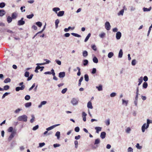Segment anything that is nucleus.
I'll list each match as a JSON object with an SVG mask.
<instances>
[{"instance_id": "nucleus-9", "label": "nucleus", "mask_w": 152, "mask_h": 152, "mask_svg": "<svg viewBox=\"0 0 152 152\" xmlns=\"http://www.w3.org/2000/svg\"><path fill=\"white\" fill-rule=\"evenodd\" d=\"M121 36V32L118 31L116 34V38L117 39H119Z\"/></svg>"}, {"instance_id": "nucleus-55", "label": "nucleus", "mask_w": 152, "mask_h": 152, "mask_svg": "<svg viewBox=\"0 0 152 152\" xmlns=\"http://www.w3.org/2000/svg\"><path fill=\"white\" fill-rule=\"evenodd\" d=\"M33 76V75L32 74H31L30 75V77H28V78H27V80L28 81H29V80H30L32 78Z\"/></svg>"}, {"instance_id": "nucleus-40", "label": "nucleus", "mask_w": 152, "mask_h": 152, "mask_svg": "<svg viewBox=\"0 0 152 152\" xmlns=\"http://www.w3.org/2000/svg\"><path fill=\"white\" fill-rule=\"evenodd\" d=\"M84 78H85V80L87 82L89 80V77H88V75L86 74L85 75Z\"/></svg>"}, {"instance_id": "nucleus-43", "label": "nucleus", "mask_w": 152, "mask_h": 152, "mask_svg": "<svg viewBox=\"0 0 152 152\" xmlns=\"http://www.w3.org/2000/svg\"><path fill=\"white\" fill-rule=\"evenodd\" d=\"M88 55V53L85 50L83 52V56L84 57H86Z\"/></svg>"}, {"instance_id": "nucleus-14", "label": "nucleus", "mask_w": 152, "mask_h": 152, "mask_svg": "<svg viewBox=\"0 0 152 152\" xmlns=\"http://www.w3.org/2000/svg\"><path fill=\"white\" fill-rule=\"evenodd\" d=\"M106 133L105 132H102L100 134L101 137L102 139H104L105 137Z\"/></svg>"}, {"instance_id": "nucleus-30", "label": "nucleus", "mask_w": 152, "mask_h": 152, "mask_svg": "<svg viewBox=\"0 0 152 152\" xmlns=\"http://www.w3.org/2000/svg\"><path fill=\"white\" fill-rule=\"evenodd\" d=\"M105 123L107 126H109L110 124V119H108L105 121Z\"/></svg>"}, {"instance_id": "nucleus-54", "label": "nucleus", "mask_w": 152, "mask_h": 152, "mask_svg": "<svg viewBox=\"0 0 152 152\" xmlns=\"http://www.w3.org/2000/svg\"><path fill=\"white\" fill-rule=\"evenodd\" d=\"M96 72V68H94L92 69V70L91 72L92 74H94Z\"/></svg>"}, {"instance_id": "nucleus-34", "label": "nucleus", "mask_w": 152, "mask_h": 152, "mask_svg": "<svg viewBox=\"0 0 152 152\" xmlns=\"http://www.w3.org/2000/svg\"><path fill=\"white\" fill-rule=\"evenodd\" d=\"M71 34L73 36H74L76 37H81V35H79L77 34H76V33H72Z\"/></svg>"}, {"instance_id": "nucleus-58", "label": "nucleus", "mask_w": 152, "mask_h": 152, "mask_svg": "<svg viewBox=\"0 0 152 152\" xmlns=\"http://www.w3.org/2000/svg\"><path fill=\"white\" fill-rule=\"evenodd\" d=\"M21 110V109L18 108L15 111V113H18Z\"/></svg>"}, {"instance_id": "nucleus-37", "label": "nucleus", "mask_w": 152, "mask_h": 152, "mask_svg": "<svg viewBox=\"0 0 152 152\" xmlns=\"http://www.w3.org/2000/svg\"><path fill=\"white\" fill-rule=\"evenodd\" d=\"M124 9H122L121 10L118 14V15H123V13H124Z\"/></svg>"}, {"instance_id": "nucleus-13", "label": "nucleus", "mask_w": 152, "mask_h": 152, "mask_svg": "<svg viewBox=\"0 0 152 152\" xmlns=\"http://www.w3.org/2000/svg\"><path fill=\"white\" fill-rule=\"evenodd\" d=\"M64 11H59L58 13H57V16L59 17L62 16L64 15Z\"/></svg>"}, {"instance_id": "nucleus-60", "label": "nucleus", "mask_w": 152, "mask_h": 152, "mask_svg": "<svg viewBox=\"0 0 152 152\" xmlns=\"http://www.w3.org/2000/svg\"><path fill=\"white\" fill-rule=\"evenodd\" d=\"M25 76L26 77H28L29 76V73L28 72H26L25 73Z\"/></svg>"}, {"instance_id": "nucleus-53", "label": "nucleus", "mask_w": 152, "mask_h": 152, "mask_svg": "<svg viewBox=\"0 0 152 152\" xmlns=\"http://www.w3.org/2000/svg\"><path fill=\"white\" fill-rule=\"evenodd\" d=\"M136 64V61L135 59L133 60L132 62V64L133 66H134Z\"/></svg>"}, {"instance_id": "nucleus-50", "label": "nucleus", "mask_w": 152, "mask_h": 152, "mask_svg": "<svg viewBox=\"0 0 152 152\" xmlns=\"http://www.w3.org/2000/svg\"><path fill=\"white\" fill-rule=\"evenodd\" d=\"M30 99V96L29 95H26L25 97V99L26 100H28Z\"/></svg>"}, {"instance_id": "nucleus-8", "label": "nucleus", "mask_w": 152, "mask_h": 152, "mask_svg": "<svg viewBox=\"0 0 152 152\" xmlns=\"http://www.w3.org/2000/svg\"><path fill=\"white\" fill-rule=\"evenodd\" d=\"M71 103L73 105H76L78 104V102L77 99L73 98L71 101Z\"/></svg>"}, {"instance_id": "nucleus-39", "label": "nucleus", "mask_w": 152, "mask_h": 152, "mask_svg": "<svg viewBox=\"0 0 152 152\" xmlns=\"http://www.w3.org/2000/svg\"><path fill=\"white\" fill-rule=\"evenodd\" d=\"M122 104H125V106H126L127 105L128 103V101L125 100L124 99H122Z\"/></svg>"}, {"instance_id": "nucleus-10", "label": "nucleus", "mask_w": 152, "mask_h": 152, "mask_svg": "<svg viewBox=\"0 0 152 152\" xmlns=\"http://www.w3.org/2000/svg\"><path fill=\"white\" fill-rule=\"evenodd\" d=\"M18 16V13L16 12H13L12 14V18L13 19H15Z\"/></svg>"}, {"instance_id": "nucleus-36", "label": "nucleus", "mask_w": 152, "mask_h": 152, "mask_svg": "<svg viewBox=\"0 0 152 152\" xmlns=\"http://www.w3.org/2000/svg\"><path fill=\"white\" fill-rule=\"evenodd\" d=\"M11 81V79L9 78H7L4 80V82L5 83H7L8 82H10Z\"/></svg>"}, {"instance_id": "nucleus-26", "label": "nucleus", "mask_w": 152, "mask_h": 152, "mask_svg": "<svg viewBox=\"0 0 152 152\" xmlns=\"http://www.w3.org/2000/svg\"><path fill=\"white\" fill-rule=\"evenodd\" d=\"M59 23V20L58 19L56 20L55 22V24L56 28H57L58 27V24Z\"/></svg>"}, {"instance_id": "nucleus-62", "label": "nucleus", "mask_w": 152, "mask_h": 152, "mask_svg": "<svg viewBox=\"0 0 152 152\" xmlns=\"http://www.w3.org/2000/svg\"><path fill=\"white\" fill-rule=\"evenodd\" d=\"M95 51H96V46L95 45H93L91 47Z\"/></svg>"}, {"instance_id": "nucleus-24", "label": "nucleus", "mask_w": 152, "mask_h": 152, "mask_svg": "<svg viewBox=\"0 0 152 152\" xmlns=\"http://www.w3.org/2000/svg\"><path fill=\"white\" fill-rule=\"evenodd\" d=\"M100 142V140L99 139L97 138L95 140L94 144V145H97L99 144Z\"/></svg>"}, {"instance_id": "nucleus-17", "label": "nucleus", "mask_w": 152, "mask_h": 152, "mask_svg": "<svg viewBox=\"0 0 152 152\" xmlns=\"http://www.w3.org/2000/svg\"><path fill=\"white\" fill-rule=\"evenodd\" d=\"M51 71L52 72V75L53 76V79L55 80H57L58 79L57 77L55 76V74L54 72V70L53 69H52Z\"/></svg>"}, {"instance_id": "nucleus-11", "label": "nucleus", "mask_w": 152, "mask_h": 152, "mask_svg": "<svg viewBox=\"0 0 152 152\" xmlns=\"http://www.w3.org/2000/svg\"><path fill=\"white\" fill-rule=\"evenodd\" d=\"M65 75V73L64 72H60L59 73V77H64Z\"/></svg>"}, {"instance_id": "nucleus-44", "label": "nucleus", "mask_w": 152, "mask_h": 152, "mask_svg": "<svg viewBox=\"0 0 152 152\" xmlns=\"http://www.w3.org/2000/svg\"><path fill=\"white\" fill-rule=\"evenodd\" d=\"M34 15L33 14H32L31 15H27L26 16V17L28 19H31L32 18V17L34 16Z\"/></svg>"}, {"instance_id": "nucleus-35", "label": "nucleus", "mask_w": 152, "mask_h": 152, "mask_svg": "<svg viewBox=\"0 0 152 152\" xmlns=\"http://www.w3.org/2000/svg\"><path fill=\"white\" fill-rule=\"evenodd\" d=\"M93 60V62L95 63H97L98 62V59L95 56L94 57Z\"/></svg>"}, {"instance_id": "nucleus-18", "label": "nucleus", "mask_w": 152, "mask_h": 152, "mask_svg": "<svg viewBox=\"0 0 152 152\" xmlns=\"http://www.w3.org/2000/svg\"><path fill=\"white\" fill-rule=\"evenodd\" d=\"M143 81V78L142 77H141L139 78L138 79V82H139L138 84V86H140L142 83Z\"/></svg>"}, {"instance_id": "nucleus-52", "label": "nucleus", "mask_w": 152, "mask_h": 152, "mask_svg": "<svg viewBox=\"0 0 152 152\" xmlns=\"http://www.w3.org/2000/svg\"><path fill=\"white\" fill-rule=\"evenodd\" d=\"M67 90V88H65L64 89H63L62 91H61V93L63 94H65L66 92V91Z\"/></svg>"}, {"instance_id": "nucleus-6", "label": "nucleus", "mask_w": 152, "mask_h": 152, "mask_svg": "<svg viewBox=\"0 0 152 152\" xmlns=\"http://www.w3.org/2000/svg\"><path fill=\"white\" fill-rule=\"evenodd\" d=\"M44 60L46 61V63H37L36 64V65L37 66L39 65H43L46 64H49V63L50 62V61L47 59H45Z\"/></svg>"}, {"instance_id": "nucleus-19", "label": "nucleus", "mask_w": 152, "mask_h": 152, "mask_svg": "<svg viewBox=\"0 0 152 152\" xmlns=\"http://www.w3.org/2000/svg\"><path fill=\"white\" fill-rule=\"evenodd\" d=\"M146 124V123L144 124L142 127V131L143 132H144L145 131V129Z\"/></svg>"}, {"instance_id": "nucleus-49", "label": "nucleus", "mask_w": 152, "mask_h": 152, "mask_svg": "<svg viewBox=\"0 0 152 152\" xmlns=\"http://www.w3.org/2000/svg\"><path fill=\"white\" fill-rule=\"evenodd\" d=\"M4 88H3L4 90H8V89H9V88H10V87L8 85H6L4 86Z\"/></svg>"}, {"instance_id": "nucleus-38", "label": "nucleus", "mask_w": 152, "mask_h": 152, "mask_svg": "<svg viewBox=\"0 0 152 152\" xmlns=\"http://www.w3.org/2000/svg\"><path fill=\"white\" fill-rule=\"evenodd\" d=\"M113 53L112 52H110L109 53L108 55V58H111L113 56Z\"/></svg>"}, {"instance_id": "nucleus-64", "label": "nucleus", "mask_w": 152, "mask_h": 152, "mask_svg": "<svg viewBox=\"0 0 152 152\" xmlns=\"http://www.w3.org/2000/svg\"><path fill=\"white\" fill-rule=\"evenodd\" d=\"M75 131L76 132H78L79 131L80 129L78 127H77L75 129Z\"/></svg>"}, {"instance_id": "nucleus-51", "label": "nucleus", "mask_w": 152, "mask_h": 152, "mask_svg": "<svg viewBox=\"0 0 152 152\" xmlns=\"http://www.w3.org/2000/svg\"><path fill=\"white\" fill-rule=\"evenodd\" d=\"M5 6V4L4 2H2L0 3V7L1 8H3Z\"/></svg>"}, {"instance_id": "nucleus-48", "label": "nucleus", "mask_w": 152, "mask_h": 152, "mask_svg": "<svg viewBox=\"0 0 152 152\" xmlns=\"http://www.w3.org/2000/svg\"><path fill=\"white\" fill-rule=\"evenodd\" d=\"M13 130V128L12 127H10L8 129V132H13V131H12Z\"/></svg>"}, {"instance_id": "nucleus-41", "label": "nucleus", "mask_w": 152, "mask_h": 152, "mask_svg": "<svg viewBox=\"0 0 152 152\" xmlns=\"http://www.w3.org/2000/svg\"><path fill=\"white\" fill-rule=\"evenodd\" d=\"M83 65L85 66H86L88 64V61L86 59H85L83 61Z\"/></svg>"}, {"instance_id": "nucleus-47", "label": "nucleus", "mask_w": 152, "mask_h": 152, "mask_svg": "<svg viewBox=\"0 0 152 152\" xmlns=\"http://www.w3.org/2000/svg\"><path fill=\"white\" fill-rule=\"evenodd\" d=\"M10 94V93H7V92H6L3 95L2 97V99H3L4 98H5V97L8 95H9V94Z\"/></svg>"}, {"instance_id": "nucleus-28", "label": "nucleus", "mask_w": 152, "mask_h": 152, "mask_svg": "<svg viewBox=\"0 0 152 152\" xmlns=\"http://www.w3.org/2000/svg\"><path fill=\"white\" fill-rule=\"evenodd\" d=\"M60 133L59 132H57L55 136L57 137V138L58 139H59L60 137Z\"/></svg>"}, {"instance_id": "nucleus-32", "label": "nucleus", "mask_w": 152, "mask_h": 152, "mask_svg": "<svg viewBox=\"0 0 152 152\" xmlns=\"http://www.w3.org/2000/svg\"><path fill=\"white\" fill-rule=\"evenodd\" d=\"M32 118L31 119L30 122L31 123H33L35 121V117L33 115H31Z\"/></svg>"}, {"instance_id": "nucleus-15", "label": "nucleus", "mask_w": 152, "mask_h": 152, "mask_svg": "<svg viewBox=\"0 0 152 152\" xmlns=\"http://www.w3.org/2000/svg\"><path fill=\"white\" fill-rule=\"evenodd\" d=\"M87 107L88 108L92 109L93 108L91 102H89L87 104Z\"/></svg>"}, {"instance_id": "nucleus-22", "label": "nucleus", "mask_w": 152, "mask_h": 152, "mask_svg": "<svg viewBox=\"0 0 152 152\" xmlns=\"http://www.w3.org/2000/svg\"><path fill=\"white\" fill-rule=\"evenodd\" d=\"M12 18L10 16H8L7 18V20L8 23H11L12 20Z\"/></svg>"}, {"instance_id": "nucleus-61", "label": "nucleus", "mask_w": 152, "mask_h": 152, "mask_svg": "<svg viewBox=\"0 0 152 152\" xmlns=\"http://www.w3.org/2000/svg\"><path fill=\"white\" fill-rule=\"evenodd\" d=\"M151 28H152V24L151 25V26H150V27L149 28V30H148V35H147L148 36L149 35V34H150V33L151 30Z\"/></svg>"}, {"instance_id": "nucleus-33", "label": "nucleus", "mask_w": 152, "mask_h": 152, "mask_svg": "<svg viewBox=\"0 0 152 152\" xmlns=\"http://www.w3.org/2000/svg\"><path fill=\"white\" fill-rule=\"evenodd\" d=\"M96 88L99 91H101L102 90V86L101 85H99V86H96Z\"/></svg>"}, {"instance_id": "nucleus-29", "label": "nucleus", "mask_w": 152, "mask_h": 152, "mask_svg": "<svg viewBox=\"0 0 152 152\" xmlns=\"http://www.w3.org/2000/svg\"><path fill=\"white\" fill-rule=\"evenodd\" d=\"M31 105V102H27L25 104V106L26 107H29Z\"/></svg>"}, {"instance_id": "nucleus-1", "label": "nucleus", "mask_w": 152, "mask_h": 152, "mask_svg": "<svg viewBox=\"0 0 152 152\" xmlns=\"http://www.w3.org/2000/svg\"><path fill=\"white\" fill-rule=\"evenodd\" d=\"M27 116L25 115L20 116L18 118V120L19 121H23L26 122L27 121Z\"/></svg>"}, {"instance_id": "nucleus-4", "label": "nucleus", "mask_w": 152, "mask_h": 152, "mask_svg": "<svg viewBox=\"0 0 152 152\" xmlns=\"http://www.w3.org/2000/svg\"><path fill=\"white\" fill-rule=\"evenodd\" d=\"M16 133V132L13 131L12 132L10 135L9 137L8 138V140L9 141H10L14 137V135Z\"/></svg>"}, {"instance_id": "nucleus-46", "label": "nucleus", "mask_w": 152, "mask_h": 152, "mask_svg": "<svg viewBox=\"0 0 152 152\" xmlns=\"http://www.w3.org/2000/svg\"><path fill=\"white\" fill-rule=\"evenodd\" d=\"M36 24L39 27H41L42 26V23L40 22H37L36 23Z\"/></svg>"}, {"instance_id": "nucleus-45", "label": "nucleus", "mask_w": 152, "mask_h": 152, "mask_svg": "<svg viewBox=\"0 0 152 152\" xmlns=\"http://www.w3.org/2000/svg\"><path fill=\"white\" fill-rule=\"evenodd\" d=\"M83 79V77H80V79H79V83H78V86H80L81 85V82L82 81Z\"/></svg>"}, {"instance_id": "nucleus-59", "label": "nucleus", "mask_w": 152, "mask_h": 152, "mask_svg": "<svg viewBox=\"0 0 152 152\" xmlns=\"http://www.w3.org/2000/svg\"><path fill=\"white\" fill-rule=\"evenodd\" d=\"M136 147L137 149H140L142 148V147L140 146V145L139 143H137L136 145Z\"/></svg>"}, {"instance_id": "nucleus-12", "label": "nucleus", "mask_w": 152, "mask_h": 152, "mask_svg": "<svg viewBox=\"0 0 152 152\" xmlns=\"http://www.w3.org/2000/svg\"><path fill=\"white\" fill-rule=\"evenodd\" d=\"M102 129V128L100 127H96L95 128V129L96 130V132L98 133L101 131Z\"/></svg>"}, {"instance_id": "nucleus-20", "label": "nucleus", "mask_w": 152, "mask_h": 152, "mask_svg": "<svg viewBox=\"0 0 152 152\" xmlns=\"http://www.w3.org/2000/svg\"><path fill=\"white\" fill-rule=\"evenodd\" d=\"M123 54V53L122 51V49H121L119 52L118 54V57L120 58H121L122 57Z\"/></svg>"}, {"instance_id": "nucleus-16", "label": "nucleus", "mask_w": 152, "mask_h": 152, "mask_svg": "<svg viewBox=\"0 0 152 152\" xmlns=\"http://www.w3.org/2000/svg\"><path fill=\"white\" fill-rule=\"evenodd\" d=\"M5 14V11L3 10H0V16H2Z\"/></svg>"}, {"instance_id": "nucleus-3", "label": "nucleus", "mask_w": 152, "mask_h": 152, "mask_svg": "<svg viewBox=\"0 0 152 152\" xmlns=\"http://www.w3.org/2000/svg\"><path fill=\"white\" fill-rule=\"evenodd\" d=\"M23 18H21L20 20L18 21V26H21L24 25L25 23V22L23 20Z\"/></svg>"}, {"instance_id": "nucleus-42", "label": "nucleus", "mask_w": 152, "mask_h": 152, "mask_svg": "<svg viewBox=\"0 0 152 152\" xmlns=\"http://www.w3.org/2000/svg\"><path fill=\"white\" fill-rule=\"evenodd\" d=\"M148 86V83H147L144 82L143 84V88H146Z\"/></svg>"}, {"instance_id": "nucleus-5", "label": "nucleus", "mask_w": 152, "mask_h": 152, "mask_svg": "<svg viewBox=\"0 0 152 152\" xmlns=\"http://www.w3.org/2000/svg\"><path fill=\"white\" fill-rule=\"evenodd\" d=\"M25 88V85H22L20 87H17L15 88V90L17 91H18L20 90H23Z\"/></svg>"}, {"instance_id": "nucleus-25", "label": "nucleus", "mask_w": 152, "mask_h": 152, "mask_svg": "<svg viewBox=\"0 0 152 152\" xmlns=\"http://www.w3.org/2000/svg\"><path fill=\"white\" fill-rule=\"evenodd\" d=\"M106 34L104 32L102 33L101 34H100L99 35V37L101 38H103L105 36Z\"/></svg>"}, {"instance_id": "nucleus-56", "label": "nucleus", "mask_w": 152, "mask_h": 152, "mask_svg": "<svg viewBox=\"0 0 152 152\" xmlns=\"http://www.w3.org/2000/svg\"><path fill=\"white\" fill-rule=\"evenodd\" d=\"M39 128V126L38 125H37L36 126H34L32 129L33 130H36L37 129Z\"/></svg>"}, {"instance_id": "nucleus-23", "label": "nucleus", "mask_w": 152, "mask_h": 152, "mask_svg": "<svg viewBox=\"0 0 152 152\" xmlns=\"http://www.w3.org/2000/svg\"><path fill=\"white\" fill-rule=\"evenodd\" d=\"M152 123L151 121V122H150V120L149 119H148L147 120V124H146V127H145L146 129L148 128L150 123Z\"/></svg>"}, {"instance_id": "nucleus-21", "label": "nucleus", "mask_w": 152, "mask_h": 152, "mask_svg": "<svg viewBox=\"0 0 152 152\" xmlns=\"http://www.w3.org/2000/svg\"><path fill=\"white\" fill-rule=\"evenodd\" d=\"M60 10V9L58 7H55L53 9V10L57 14L58 13H57V11H59Z\"/></svg>"}, {"instance_id": "nucleus-57", "label": "nucleus", "mask_w": 152, "mask_h": 152, "mask_svg": "<svg viewBox=\"0 0 152 152\" xmlns=\"http://www.w3.org/2000/svg\"><path fill=\"white\" fill-rule=\"evenodd\" d=\"M56 62L59 65H61V62L60 61L58 60H56Z\"/></svg>"}, {"instance_id": "nucleus-2", "label": "nucleus", "mask_w": 152, "mask_h": 152, "mask_svg": "<svg viewBox=\"0 0 152 152\" xmlns=\"http://www.w3.org/2000/svg\"><path fill=\"white\" fill-rule=\"evenodd\" d=\"M105 27L107 30H109L110 29L111 26L108 22H106L105 24Z\"/></svg>"}, {"instance_id": "nucleus-63", "label": "nucleus", "mask_w": 152, "mask_h": 152, "mask_svg": "<svg viewBox=\"0 0 152 152\" xmlns=\"http://www.w3.org/2000/svg\"><path fill=\"white\" fill-rule=\"evenodd\" d=\"M133 149L131 147H129L128 149V152H133Z\"/></svg>"}, {"instance_id": "nucleus-31", "label": "nucleus", "mask_w": 152, "mask_h": 152, "mask_svg": "<svg viewBox=\"0 0 152 152\" xmlns=\"http://www.w3.org/2000/svg\"><path fill=\"white\" fill-rule=\"evenodd\" d=\"M151 7H150L148 8H147L145 7H144L143 8V10L145 12V11H149L151 10Z\"/></svg>"}, {"instance_id": "nucleus-27", "label": "nucleus", "mask_w": 152, "mask_h": 152, "mask_svg": "<svg viewBox=\"0 0 152 152\" xmlns=\"http://www.w3.org/2000/svg\"><path fill=\"white\" fill-rule=\"evenodd\" d=\"M91 35V33H89L88 34L87 36V37H86V38L84 40V42H86L89 39V37H90Z\"/></svg>"}, {"instance_id": "nucleus-7", "label": "nucleus", "mask_w": 152, "mask_h": 152, "mask_svg": "<svg viewBox=\"0 0 152 152\" xmlns=\"http://www.w3.org/2000/svg\"><path fill=\"white\" fill-rule=\"evenodd\" d=\"M60 125L59 124H56L52 126H51L48 128H47L46 129V130L48 131L50 130L53 129L54 128L56 127V126H59Z\"/></svg>"}]
</instances>
